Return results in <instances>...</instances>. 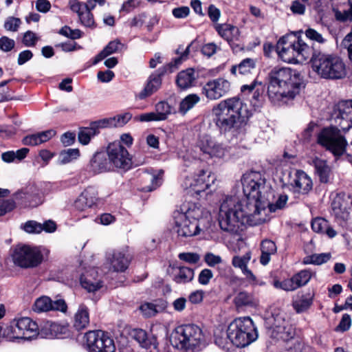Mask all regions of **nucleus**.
Returning <instances> with one entry per match:
<instances>
[{
  "mask_svg": "<svg viewBox=\"0 0 352 352\" xmlns=\"http://www.w3.org/2000/svg\"><path fill=\"white\" fill-rule=\"evenodd\" d=\"M239 185H236L233 195L228 196L222 202L219 209V221L222 230L232 234L228 249L234 254L232 265L242 270V256L239 255L242 243V199L238 193Z\"/></svg>",
  "mask_w": 352,
  "mask_h": 352,
  "instance_id": "nucleus-1",
  "label": "nucleus"
},
{
  "mask_svg": "<svg viewBox=\"0 0 352 352\" xmlns=\"http://www.w3.org/2000/svg\"><path fill=\"white\" fill-rule=\"evenodd\" d=\"M265 188V179L259 172L252 171L243 175V219L249 226L263 223L265 219L261 213L265 210L266 202L263 192Z\"/></svg>",
  "mask_w": 352,
  "mask_h": 352,
  "instance_id": "nucleus-2",
  "label": "nucleus"
},
{
  "mask_svg": "<svg viewBox=\"0 0 352 352\" xmlns=\"http://www.w3.org/2000/svg\"><path fill=\"white\" fill-rule=\"evenodd\" d=\"M174 230L181 237H191L206 232L211 225L210 214L195 203H184L174 212Z\"/></svg>",
  "mask_w": 352,
  "mask_h": 352,
  "instance_id": "nucleus-3",
  "label": "nucleus"
},
{
  "mask_svg": "<svg viewBox=\"0 0 352 352\" xmlns=\"http://www.w3.org/2000/svg\"><path fill=\"white\" fill-rule=\"evenodd\" d=\"M301 75L289 67H274L269 73L267 95L274 104L287 103L300 92Z\"/></svg>",
  "mask_w": 352,
  "mask_h": 352,
  "instance_id": "nucleus-4",
  "label": "nucleus"
},
{
  "mask_svg": "<svg viewBox=\"0 0 352 352\" xmlns=\"http://www.w3.org/2000/svg\"><path fill=\"white\" fill-rule=\"evenodd\" d=\"M242 100L234 96L221 100L212 108L213 122L220 133H231L234 136L241 133Z\"/></svg>",
  "mask_w": 352,
  "mask_h": 352,
  "instance_id": "nucleus-5",
  "label": "nucleus"
},
{
  "mask_svg": "<svg viewBox=\"0 0 352 352\" xmlns=\"http://www.w3.org/2000/svg\"><path fill=\"white\" fill-rule=\"evenodd\" d=\"M170 342L173 348L182 352H199L208 342L202 329L194 324L177 326L171 333Z\"/></svg>",
  "mask_w": 352,
  "mask_h": 352,
  "instance_id": "nucleus-6",
  "label": "nucleus"
},
{
  "mask_svg": "<svg viewBox=\"0 0 352 352\" xmlns=\"http://www.w3.org/2000/svg\"><path fill=\"white\" fill-rule=\"evenodd\" d=\"M310 63L312 70L322 78L343 79L347 74L344 61L333 54L313 51Z\"/></svg>",
  "mask_w": 352,
  "mask_h": 352,
  "instance_id": "nucleus-7",
  "label": "nucleus"
},
{
  "mask_svg": "<svg viewBox=\"0 0 352 352\" xmlns=\"http://www.w3.org/2000/svg\"><path fill=\"white\" fill-rule=\"evenodd\" d=\"M276 51L284 62L302 63L311 58L314 50L301 39L283 36L277 43Z\"/></svg>",
  "mask_w": 352,
  "mask_h": 352,
  "instance_id": "nucleus-8",
  "label": "nucleus"
},
{
  "mask_svg": "<svg viewBox=\"0 0 352 352\" xmlns=\"http://www.w3.org/2000/svg\"><path fill=\"white\" fill-rule=\"evenodd\" d=\"M214 343L228 352H242V318L234 319L227 331L219 327L214 333Z\"/></svg>",
  "mask_w": 352,
  "mask_h": 352,
  "instance_id": "nucleus-9",
  "label": "nucleus"
},
{
  "mask_svg": "<svg viewBox=\"0 0 352 352\" xmlns=\"http://www.w3.org/2000/svg\"><path fill=\"white\" fill-rule=\"evenodd\" d=\"M40 325L29 317L13 319L3 331V336L10 341L32 340L39 336Z\"/></svg>",
  "mask_w": 352,
  "mask_h": 352,
  "instance_id": "nucleus-10",
  "label": "nucleus"
},
{
  "mask_svg": "<svg viewBox=\"0 0 352 352\" xmlns=\"http://www.w3.org/2000/svg\"><path fill=\"white\" fill-rule=\"evenodd\" d=\"M317 142L337 158L344 155L348 145L346 138L337 126L322 129L318 134Z\"/></svg>",
  "mask_w": 352,
  "mask_h": 352,
  "instance_id": "nucleus-11",
  "label": "nucleus"
},
{
  "mask_svg": "<svg viewBox=\"0 0 352 352\" xmlns=\"http://www.w3.org/2000/svg\"><path fill=\"white\" fill-rule=\"evenodd\" d=\"M12 256L14 264L23 268L36 267L43 260V255L38 248L27 245H16Z\"/></svg>",
  "mask_w": 352,
  "mask_h": 352,
  "instance_id": "nucleus-12",
  "label": "nucleus"
},
{
  "mask_svg": "<svg viewBox=\"0 0 352 352\" xmlns=\"http://www.w3.org/2000/svg\"><path fill=\"white\" fill-rule=\"evenodd\" d=\"M47 194L42 185L30 184L14 193V197L16 203L24 207H36L43 201Z\"/></svg>",
  "mask_w": 352,
  "mask_h": 352,
  "instance_id": "nucleus-13",
  "label": "nucleus"
},
{
  "mask_svg": "<svg viewBox=\"0 0 352 352\" xmlns=\"http://www.w3.org/2000/svg\"><path fill=\"white\" fill-rule=\"evenodd\" d=\"M85 346L89 352H115L113 340L102 331H90L85 333Z\"/></svg>",
  "mask_w": 352,
  "mask_h": 352,
  "instance_id": "nucleus-14",
  "label": "nucleus"
},
{
  "mask_svg": "<svg viewBox=\"0 0 352 352\" xmlns=\"http://www.w3.org/2000/svg\"><path fill=\"white\" fill-rule=\"evenodd\" d=\"M216 180V177L210 171L201 170L193 177H186L182 186L187 193L192 196L200 195L208 189Z\"/></svg>",
  "mask_w": 352,
  "mask_h": 352,
  "instance_id": "nucleus-15",
  "label": "nucleus"
},
{
  "mask_svg": "<svg viewBox=\"0 0 352 352\" xmlns=\"http://www.w3.org/2000/svg\"><path fill=\"white\" fill-rule=\"evenodd\" d=\"M107 153L112 169L113 168L127 170L131 166V157L127 149L120 142H115L109 144Z\"/></svg>",
  "mask_w": 352,
  "mask_h": 352,
  "instance_id": "nucleus-16",
  "label": "nucleus"
},
{
  "mask_svg": "<svg viewBox=\"0 0 352 352\" xmlns=\"http://www.w3.org/2000/svg\"><path fill=\"white\" fill-rule=\"evenodd\" d=\"M230 89V82L223 78H217L208 80L202 87V94L210 100H218L226 95Z\"/></svg>",
  "mask_w": 352,
  "mask_h": 352,
  "instance_id": "nucleus-17",
  "label": "nucleus"
},
{
  "mask_svg": "<svg viewBox=\"0 0 352 352\" xmlns=\"http://www.w3.org/2000/svg\"><path fill=\"white\" fill-rule=\"evenodd\" d=\"M196 146L204 155L210 158H221L224 155L223 146L207 133H202L199 135Z\"/></svg>",
  "mask_w": 352,
  "mask_h": 352,
  "instance_id": "nucleus-18",
  "label": "nucleus"
},
{
  "mask_svg": "<svg viewBox=\"0 0 352 352\" xmlns=\"http://www.w3.org/2000/svg\"><path fill=\"white\" fill-rule=\"evenodd\" d=\"M214 29L219 35L226 40L234 53L242 51L240 31L238 28L228 23L215 24Z\"/></svg>",
  "mask_w": 352,
  "mask_h": 352,
  "instance_id": "nucleus-19",
  "label": "nucleus"
},
{
  "mask_svg": "<svg viewBox=\"0 0 352 352\" xmlns=\"http://www.w3.org/2000/svg\"><path fill=\"white\" fill-rule=\"evenodd\" d=\"M334 120L344 132L352 128V100L340 102L334 110Z\"/></svg>",
  "mask_w": 352,
  "mask_h": 352,
  "instance_id": "nucleus-20",
  "label": "nucleus"
},
{
  "mask_svg": "<svg viewBox=\"0 0 352 352\" xmlns=\"http://www.w3.org/2000/svg\"><path fill=\"white\" fill-rule=\"evenodd\" d=\"M69 335V325L66 323L46 320L40 324L39 336L42 338H65Z\"/></svg>",
  "mask_w": 352,
  "mask_h": 352,
  "instance_id": "nucleus-21",
  "label": "nucleus"
},
{
  "mask_svg": "<svg viewBox=\"0 0 352 352\" xmlns=\"http://www.w3.org/2000/svg\"><path fill=\"white\" fill-rule=\"evenodd\" d=\"M67 309V304L63 299H58L53 301L47 296L37 298L32 307V311L38 314L50 311L65 312Z\"/></svg>",
  "mask_w": 352,
  "mask_h": 352,
  "instance_id": "nucleus-22",
  "label": "nucleus"
},
{
  "mask_svg": "<svg viewBox=\"0 0 352 352\" xmlns=\"http://www.w3.org/2000/svg\"><path fill=\"white\" fill-rule=\"evenodd\" d=\"M87 170L94 175L112 170L113 169L107 153L105 152H96L90 160L87 166Z\"/></svg>",
  "mask_w": 352,
  "mask_h": 352,
  "instance_id": "nucleus-23",
  "label": "nucleus"
},
{
  "mask_svg": "<svg viewBox=\"0 0 352 352\" xmlns=\"http://www.w3.org/2000/svg\"><path fill=\"white\" fill-rule=\"evenodd\" d=\"M126 250H114L107 254V261L116 272H124L129 267L130 258Z\"/></svg>",
  "mask_w": 352,
  "mask_h": 352,
  "instance_id": "nucleus-24",
  "label": "nucleus"
},
{
  "mask_svg": "<svg viewBox=\"0 0 352 352\" xmlns=\"http://www.w3.org/2000/svg\"><path fill=\"white\" fill-rule=\"evenodd\" d=\"M98 201V191L92 186L85 189L74 201V207L80 211H85L95 206Z\"/></svg>",
  "mask_w": 352,
  "mask_h": 352,
  "instance_id": "nucleus-25",
  "label": "nucleus"
},
{
  "mask_svg": "<svg viewBox=\"0 0 352 352\" xmlns=\"http://www.w3.org/2000/svg\"><path fill=\"white\" fill-rule=\"evenodd\" d=\"M292 186L295 192L306 195L312 189L313 182L305 171L298 170L295 173Z\"/></svg>",
  "mask_w": 352,
  "mask_h": 352,
  "instance_id": "nucleus-26",
  "label": "nucleus"
},
{
  "mask_svg": "<svg viewBox=\"0 0 352 352\" xmlns=\"http://www.w3.org/2000/svg\"><path fill=\"white\" fill-rule=\"evenodd\" d=\"M164 73L161 72L160 74H152L144 87V88L138 94H135L136 100H144L156 92L162 85L161 76Z\"/></svg>",
  "mask_w": 352,
  "mask_h": 352,
  "instance_id": "nucleus-27",
  "label": "nucleus"
},
{
  "mask_svg": "<svg viewBox=\"0 0 352 352\" xmlns=\"http://www.w3.org/2000/svg\"><path fill=\"white\" fill-rule=\"evenodd\" d=\"M80 284L89 293H94L103 287L101 278L94 270L82 275L80 278Z\"/></svg>",
  "mask_w": 352,
  "mask_h": 352,
  "instance_id": "nucleus-28",
  "label": "nucleus"
},
{
  "mask_svg": "<svg viewBox=\"0 0 352 352\" xmlns=\"http://www.w3.org/2000/svg\"><path fill=\"white\" fill-rule=\"evenodd\" d=\"M173 280L177 284H186L194 278V270L182 265L174 264L172 267Z\"/></svg>",
  "mask_w": 352,
  "mask_h": 352,
  "instance_id": "nucleus-29",
  "label": "nucleus"
},
{
  "mask_svg": "<svg viewBox=\"0 0 352 352\" xmlns=\"http://www.w3.org/2000/svg\"><path fill=\"white\" fill-rule=\"evenodd\" d=\"M197 74L192 68L182 70L176 77V84L181 89H187L195 85Z\"/></svg>",
  "mask_w": 352,
  "mask_h": 352,
  "instance_id": "nucleus-30",
  "label": "nucleus"
},
{
  "mask_svg": "<svg viewBox=\"0 0 352 352\" xmlns=\"http://www.w3.org/2000/svg\"><path fill=\"white\" fill-rule=\"evenodd\" d=\"M258 333L252 319L243 317V348L250 345L258 338Z\"/></svg>",
  "mask_w": 352,
  "mask_h": 352,
  "instance_id": "nucleus-31",
  "label": "nucleus"
},
{
  "mask_svg": "<svg viewBox=\"0 0 352 352\" xmlns=\"http://www.w3.org/2000/svg\"><path fill=\"white\" fill-rule=\"evenodd\" d=\"M285 326L278 327V329H272L269 331L270 337L278 341H283L287 344L291 342L294 336L295 331L290 324H285Z\"/></svg>",
  "mask_w": 352,
  "mask_h": 352,
  "instance_id": "nucleus-32",
  "label": "nucleus"
},
{
  "mask_svg": "<svg viewBox=\"0 0 352 352\" xmlns=\"http://www.w3.org/2000/svg\"><path fill=\"white\" fill-rule=\"evenodd\" d=\"M100 122L101 120L91 122L89 127L81 129L78 133L79 142L84 145L87 144L91 138L99 133V129L104 128Z\"/></svg>",
  "mask_w": 352,
  "mask_h": 352,
  "instance_id": "nucleus-33",
  "label": "nucleus"
},
{
  "mask_svg": "<svg viewBox=\"0 0 352 352\" xmlns=\"http://www.w3.org/2000/svg\"><path fill=\"white\" fill-rule=\"evenodd\" d=\"M162 170H151V172L148 171L144 173L143 179L149 182L148 185H146L142 188V190L145 192H151L155 190L162 183Z\"/></svg>",
  "mask_w": 352,
  "mask_h": 352,
  "instance_id": "nucleus-34",
  "label": "nucleus"
},
{
  "mask_svg": "<svg viewBox=\"0 0 352 352\" xmlns=\"http://www.w3.org/2000/svg\"><path fill=\"white\" fill-rule=\"evenodd\" d=\"M311 228L317 233L325 234L329 238H333L336 236V231L330 226L328 221L322 217H317L311 221Z\"/></svg>",
  "mask_w": 352,
  "mask_h": 352,
  "instance_id": "nucleus-35",
  "label": "nucleus"
},
{
  "mask_svg": "<svg viewBox=\"0 0 352 352\" xmlns=\"http://www.w3.org/2000/svg\"><path fill=\"white\" fill-rule=\"evenodd\" d=\"M312 165L314 166L315 173L318 176L320 182L327 183L329 180L331 168L326 160L315 157L312 160Z\"/></svg>",
  "mask_w": 352,
  "mask_h": 352,
  "instance_id": "nucleus-36",
  "label": "nucleus"
},
{
  "mask_svg": "<svg viewBox=\"0 0 352 352\" xmlns=\"http://www.w3.org/2000/svg\"><path fill=\"white\" fill-rule=\"evenodd\" d=\"M333 214L336 219L346 221L350 216L346 203L340 197H336L331 203Z\"/></svg>",
  "mask_w": 352,
  "mask_h": 352,
  "instance_id": "nucleus-37",
  "label": "nucleus"
},
{
  "mask_svg": "<svg viewBox=\"0 0 352 352\" xmlns=\"http://www.w3.org/2000/svg\"><path fill=\"white\" fill-rule=\"evenodd\" d=\"M89 323V309L86 305L81 304L74 316V326L77 330L86 328Z\"/></svg>",
  "mask_w": 352,
  "mask_h": 352,
  "instance_id": "nucleus-38",
  "label": "nucleus"
},
{
  "mask_svg": "<svg viewBox=\"0 0 352 352\" xmlns=\"http://www.w3.org/2000/svg\"><path fill=\"white\" fill-rule=\"evenodd\" d=\"M122 47L123 45L118 40L109 42L108 45L94 57L93 65L98 64L108 56L121 50Z\"/></svg>",
  "mask_w": 352,
  "mask_h": 352,
  "instance_id": "nucleus-39",
  "label": "nucleus"
},
{
  "mask_svg": "<svg viewBox=\"0 0 352 352\" xmlns=\"http://www.w3.org/2000/svg\"><path fill=\"white\" fill-rule=\"evenodd\" d=\"M131 118L132 115L127 112L113 118L102 119L100 124H103L104 128L121 127L126 124Z\"/></svg>",
  "mask_w": 352,
  "mask_h": 352,
  "instance_id": "nucleus-40",
  "label": "nucleus"
},
{
  "mask_svg": "<svg viewBox=\"0 0 352 352\" xmlns=\"http://www.w3.org/2000/svg\"><path fill=\"white\" fill-rule=\"evenodd\" d=\"M95 5L91 1H89L83 7L82 11H79L78 18L81 23L86 27H91L94 24V17L91 10L94 9Z\"/></svg>",
  "mask_w": 352,
  "mask_h": 352,
  "instance_id": "nucleus-41",
  "label": "nucleus"
},
{
  "mask_svg": "<svg viewBox=\"0 0 352 352\" xmlns=\"http://www.w3.org/2000/svg\"><path fill=\"white\" fill-rule=\"evenodd\" d=\"M200 101V97L196 94L186 96L179 103V113L185 115Z\"/></svg>",
  "mask_w": 352,
  "mask_h": 352,
  "instance_id": "nucleus-42",
  "label": "nucleus"
},
{
  "mask_svg": "<svg viewBox=\"0 0 352 352\" xmlns=\"http://www.w3.org/2000/svg\"><path fill=\"white\" fill-rule=\"evenodd\" d=\"M155 113L160 121L165 120L173 111V108L164 100L160 101L155 104Z\"/></svg>",
  "mask_w": 352,
  "mask_h": 352,
  "instance_id": "nucleus-43",
  "label": "nucleus"
},
{
  "mask_svg": "<svg viewBox=\"0 0 352 352\" xmlns=\"http://www.w3.org/2000/svg\"><path fill=\"white\" fill-rule=\"evenodd\" d=\"M190 46H188L184 52H182L179 56L173 59L171 62L168 63L163 67V72H173L175 69H176L187 58V56L189 53Z\"/></svg>",
  "mask_w": 352,
  "mask_h": 352,
  "instance_id": "nucleus-44",
  "label": "nucleus"
},
{
  "mask_svg": "<svg viewBox=\"0 0 352 352\" xmlns=\"http://www.w3.org/2000/svg\"><path fill=\"white\" fill-rule=\"evenodd\" d=\"M80 155L79 150L77 148H68L62 151L58 157V164H66L74 160H76Z\"/></svg>",
  "mask_w": 352,
  "mask_h": 352,
  "instance_id": "nucleus-45",
  "label": "nucleus"
},
{
  "mask_svg": "<svg viewBox=\"0 0 352 352\" xmlns=\"http://www.w3.org/2000/svg\"><path fill=\"white\" fill-rule=\"evenodd\" d=\"M298 288L307 285L311 278V272L308 270H303L294 274L293 276Z\"/></svg>",
  "mask_w": 352,
  "mask_h": 352,
  "instance_id": "nucleus-46",
  "label": "nucleus"
},
{
  "mask_svg": "<svg viewBox=\"0 0 352 352\" xmlns=\"http://www.w3.org/2000/svg\"><path fill=\"white\" fill-rule=\"evenodd\" d=\"M267 324L270 325L269 331H272V329H278L277 327L285 326V324H289L285 321L284 317L280 314L272 315L267 319Z\"/></svg>",
  "mask_w": 352,
  "mask_h": 352,
  "instance_id": "nucleus-47",
  "label": "nucleus"
},
{
  "mask_svg": "<svg viewBox=\"0 0 352 352\" xmlns=\"http://www.w3.org/2000/svg\"><path fill=\"white\" fill-rule=\"evenodd\" d=\"M312 304V298L302 296V298L295 300L293 302L294 309L298 312H303L307 310Z\"/></svg>",
  "mask_w": 352,
  "mask_h": 352,
  "instance_id": "nucleus-48",
  "label": "nucleus"
},
{
  "mask_svg": "<svg viewBox=\"0 0 352 352\" xmlns=\"http://www.w3.org/2000/svg\"><path fill=\"white\" fill-rule=\"evenodd\" d=\"M140 310L146 318L153 317L158 312L156 305L151 302H144L140 305Z\"/></svg>",
  "mask_w": 352,
  "mask_h": 352,
  "instance_id": "nucleus-49",
  "label": "nucleus"
},
{
  "mask_svg": "<svg viewBox=\"0 0 352 352\" xmlns=\"http://www.w3.org/2000/svg\"><path fill=\"white\" fill-rule=\"evenodd\" d=\"M22 228L26 232L30 234H39L42 232L41 223L36 221H28Z\"/></svg>",
  "mask_w": 352,
  "mask_h": 352,
  "instance_id": "nucleus-50",
  "label": "nucleus"
},
{
  "mask_svg": "<svg viewBox=\"0 0 352 352\" xmlns=\"http://www.w3.org/2000/svg\"><path fill=\"white\" fill-rule=\"evenodd\" d=\"M21 24V21L19 18L9 16L6 19L3 26L8 31L16 32Z\"/></svg>",
  "mask_w": 352,
  "mask_h": 352,
  "instance_id": "nucleus-51",
  "label": "nucleus"
},
{
  "mask_svg": "<svg viewBox=\"0 0 352 352\" xmlns=\"http://www.w3.org/2000/svg\"><path fill=\"white\" fill-rule=\"evenodd\" d=\"M178 258L187 263L196 264L200 260V256L197 253L194 252H182L178 255Z\"/></svg>",
  "mask_w": 352,
  "mask_h": 352,
  "instance_id": "nucleus-52",
  "label": "nucleus"
},
{
  "mask_svg": "<svg viewBox=\"0 0 352 352\" xmlns=\"http://www.w3.org/2000/svg\"><path fill=\"white\" fill-rule=\"evenodd\" d=\"M333 11L337 21L340 22L352 21V3L350 4V8L347 10L340 11L338 10H333Z\"/></svg>",
  "mask_w": 352,
  "mask_h": 352,
  "instance_id": "nucleus-53",
  "label": "nucleus"
},
{
  "mask_svg": "<svg viewBox=\"0 0 352 352\" xmlns=\"http://www.w3.org/2000/svg\"><path fill=\"white\" fill-rule=\"evenodd\" d=\"M331 258V253L314 254L310 256L309 263L319 265L327 263Z\"/></svg>",
  "mask_w": 352,
  "mask_h": 352,
  "instance_id": "nucleus-54",
  "label": "nucleus"
},
{
  "mask_svg": "<svg viewBox=\"0 0 352 352\" xmlns=\"http://www.w3.org/2000/svg\"><path fill=\"white\" fill-rule=\"evenodd\" d=\"M258 86L261 87V83L258 82L256 80H254L250 85H243V93L248 91V93L253 92L252 98L254 100H258L260 96V89Z\"/></svg>",
  "mask_w": 352,
  "mask_h": 352,
  "instance_id": "nucleus-55",
  "label": "nucleus"
},
{
  "mask_svg": "<svg viewBox=\"0 0 352 352\" xmlns=\"http://www.w3.org/2000/svg\"><path fill=\"white\" fill-rule=\"evenodd\" d=\"M38 41V37L36 34L29 30L24 34L22 42L25 47H34Z\"/></svg>",
  "mask_w": 352,
  "mask_h": 352,
  "instance_id": "nucleus-56",
  "label": "nucleus"
},
{
  "mask_svg": "<svg viewBox=\"0 0 352 352\" xmlns=\"http://www.w3.org/2000/svg\"><path fill=\"white\" fill-rule=\"evenodd\" d=\"M351 326V318L350 315L344 314L342 315L339 324L336 327V331L344 332L350 329Z\"/></svg>",
  "mask_w": 352,
  "mask_h": 352,
  "instance_id": "nucleus-57",
  "label": "nucleus"
},
{
  "mask_svg": "<svg viewBox=\"0 0 352 352\" xmlns=\"http://www.w3.org/2000/svg\"><path fill=\"white\" fill-rule=\"evenodd\" d=\"M190 10L188 6H180L172 10V14L175 19H182L188 17Z\"/></svg>",
  "mask_w": 352,
  "mask_h": 352,
  "instance_id": "nucleus-58",
  "label": "nucleus"
},
{
  "mask_svg": "<svg viewBox=\"0 0 352 352\" xmlns=\"http://www.w3.org/2000/svg\"><path fill=\"white\" fill-rule=\"evenodd\" d=\"M59 33L72 39H77L81 37V32L79 30H72L68 26L62 28Z\"/></svg>",
  "mask_w": 352,
  "mask_h": 352,
  "instance_id": "nucleus-59",
  "label": "nucleus"
},
{
  "mask_svg": "<svg viewBox=\"0 0 352 352\" xmlns=\"http://www.w3.org/2000/svg\"><path fill=\"white\" fill-rule=\"evenodd\" d=\"M208 15L210 21L215 24H219L217 22L221 16V11L214 5L210 4L208 8Z\"/></svg>",
  "mask_w": 352,
  "mask_h": 352,
  "instance_id": "nucleus-60",
  "label": "nucleus"
},
{
  "mask_svg": "<svg viewBox=\"0 0 352 352\" xmlns=\"http://www.w3.org/2000/svg\"><path fill=\"white\" fill-rule=\"evenodd\" d=\"M15 46V41L7 36L0 38V49L3 52H10Z\"/></svg>",
  "mask_w": 352,
  "mask_h": 352,
  "instance_id": "nucleus-61",
  "label": "nucleus"
},
{
  "mask_svg": "<svg viewBox=\"0 0 352 352\" xmlns=\"http://www.w3.org/2000/svg\"><path fill=\"white\" fill-rule=\"evenodd\" d=\"M16 203L14 200L7 199L0 202V216L12 211L15 208Z\"/></svg>",
  "mask_w": 352,
  "mask_h": 352,
  "instance_id": "nucleus-62",
  "label": "nucleus"
},
{
  "mask_svg": "<svg viewBox=\"0 0 352 352\" xmlns=\"http://www.w3.org/2000/svg\"><path fill=\"white\" fill-rule=\"evenodd\" d=\"M204 261L208 266L214 267L216 265L221 263L222 262V258L219 255L208 252L204 256Z\"/></svg>",
  "mask_w": 352,
  "mask_h": 352,
  "instance_id": "nucleus-63",
  "label": "nucleus"
},
{
  "mask_svg": "<svg viewBox=\"0 0 352 352\" xmlns=\"http://www.w3.org/2000/svg\"><path fill=\"white\" fill-rule=\"evenodd\" d=\"M261 252L274 254L276 252V244L271 240H264L261 245Z\"/></svg>",
  "mask_w": 352,
  "mask_h": 352,
  "instance_id": "nucleus-64",
  "label": "nucleus"
}]
</instances>
